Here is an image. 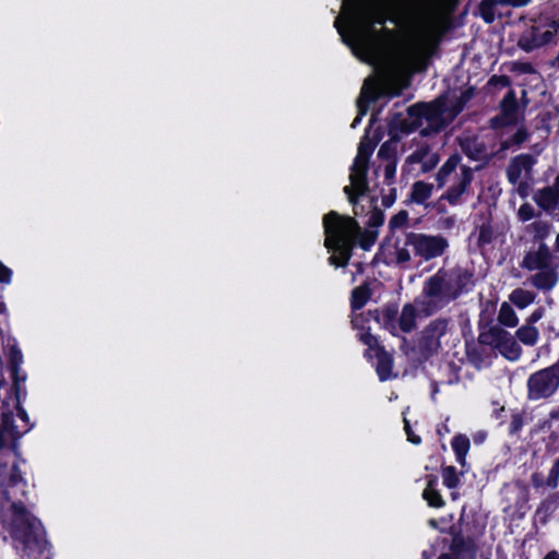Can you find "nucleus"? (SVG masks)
I'll return each mask as SVG.
<instances>
[{
    "label": "nucleus",
    "instance_id": "nucleus-30",
    "mask_svg": "<svg viewBox=\"0 0 559 559\" xmlns=\"http://www.w3.org/2000/svg\"><path fill=\"white\" fill-rule=\"evenodd\" d=\"M370 298V290L367 286H358L352 293V307L355 310L361 309Z\"/></svg>",
    "mask_w": 559,
    "mask_h": 559
},
{
    "label": "nucleus",
    "instance_id": "nucleus-8",
    "mask_svg": "<svg viewBox=\"0 0 559 559\" xmlns=\"http://www.w3.org/2000/svg\"><path fill=\"white\" fill-rule=\"evenodd\" d=\"M526 386L528 400H547L559 389V371L551 366L535 371L527 378Z\"/></svg>",
    "mask_w": 559,
    "mask_h": 559
},
{
    "label": "nucleus",
    "instance_id": "nucleus-37",
    "mask_svg": "<svg viewBox=\"0 0 559 559\" xmlns=\"http://www.w3.org/2000/svg\"><path fill=\"white\" fill-rule=\"evenodd\" d=\"M359 340L371 349H379L378 340L370 332L365 331L359 334Z\"/></svg>",
    "mask_w": 559,
    "mask_h": 559
},
{
    "label": "nucleus",
    "instance_id": "nucleus-45",
    "mask_svg": "<svg viewBox=\"0 0 559 559\" xmlns=\"http://www.w3.org/2000/svg\"><path fill=\"white\" fill-rule=\"evenodd\" d=\"M480 11L483 14V17L486 22H492L493 21V12L492 8H484L483 2L480 3Z\"/></svg>",
    "mask_w": 559,
    "mask_h": 559
},
{
    "label": "nucleus",
    "instance_id": "nucleus-40",
    "mask_svg": "<svg viewBox=\"0 0 559 559\" xmlns=\"http://www.w3.org/2000/svg\"><path fill=\"white\" fill-rule=\"evenodd\" d=\"M11 276L12 271L0 261V283H10Z\"/></svg>",
    "mask_w": 559,
    "mask_h": 559
},
{
    "label": "nucleus",
    "instance_id": "nucleus-2",
    "mask_svg": "<svg viewBox=\"0 0 559 559\" xmlns=\"http://www.w3.org/2000/svg\"><path fill=\"white\" fill-rule=\"evenodd\" d=\"M26 483L17 463L0 461V522L16 550L29 559H48L40 523L16 499L25 495Z\"/></svg>",
    "mask_w": 559,
    "mask_h": 559
},
{
    "label": "nucleus",
    "instance_id": "nucleus-24",
    "mask_svg": "<svg viewBox=\"0 0 559 559\" xmlns=\"http://www.w3.org/2000/svg\"><path fill=\"white\" fill-rule=\"evenodd\" d=\"M497 320L501 325L507 328H515L519 324L516 312L507 301L500 305Z\"/></svg>",
    "mask_w": 559,
    "mask_h": 559
},
{
    "label": "nucleus",
    "instance_id": "nucleus-11",
    "mask_svg": "<svg viewBox=\"0 0 559 559\" xmlns=\"http://www.w3.org/2000/svg\"><path fill=\"white\" fill-rule=\"evenodd\" d=\"M416 236L419 246L420 260L429 261L441 257L449 247V241L443 236L420 233H416Z\"/></svg>",
    "mask_w": 559,
    "mask_h": 559
},
{
    "label": "nucleus",
    "instance_id": "nucleus-17",
    "mask_svg": "<svg viewBox=\"0 0 559 559\" xmlns=\"http://www.w3.org/2000/svg\"><path fill=\"white\" fill-rule=\"evenodd\" d=\"M425 318L417 305V298L413 302L405 304L397 319L399 331L409 333L416 329L417 319Z\"/></svg>",
    "mask_w": 559,
    "mask_h": 559
},
{
    "label": "nucleus",
    "instance_id": "nucleus-28",
    "mask_svg": "<svg viewBox=\"0 0 559 559\" xmlns=\"http://www.w3.org/2000/svg\"><path fill=\"white\" fill-rule=\"evenodd\" d=\"M399 312L395 306L385 307L381 313L382 325L395 335L399 331L397 319Z\"/></svg>",
    "mask_w": 559,
    "mask_h": 559
},
{
    "label": "nucleus",
    "instance_id": "nucleus-47",
    "mask_svg": "<svg viewBox=\"0 0 559 559\" xmlns=\"http://www.w3.org/2000/svg\"><path fill=\"white\" fill-rule=\"evenodd\" d=\"M502 2V0H483L484 8H493L497 3Z\"/></svg>",
    "mask_w": 559,
    "mask_h": 559
},
{
    "label": "nucleus",
    "instance_id": "nucleus-54",
    "mask_svg": "<svg viewBox=\"0 0 559 559\" xmlns=\"http://www.w3.org/2000/svg\"><path fill=\"white\" fill-rule=\"evenodd\" d=\"M531 67L528 64L524 66L525 71H530Z\"/></svg>",
    "mask_w": 559,
    "mask_h": 559
},
{
    "label": "nucleus",
    "instance_id": "nucleus-56",
    "mask_svg": "<svg viewBox=\"0 0 559 559\" xmlns=\"http://www.w3.org/2000/svg\"><path fill=\"white\" fill-rule=\"evenodd\" d=\"M555 463L559 465V456H558V460Z\"/></svg>",
    "mask_w": 559,
    "mask_h": 559
},
{
    "label": "nucleus",
    "instance_id": "nucleus-27",
    "mask_svg": "<svg viewBox=\"0 0 559 559\" xmlns=\"http://www.w3.org/2000/svg\"><path fill=\"white\" fill-rule=\"evenodd\" d=\"M452 449L455 452L457 462L464 466L466 464V455L469 451V439L465 435H457L452 440Z\"/></svg>",
    "mask_w": 559,
    "mask_h": 559
},
{
    "label": "nucleus",
    "instance_id": "nucleus-10",
    "mask_svg": "<svg viewBox=\"0 0 559 559\" xmlns=\"http://www.w3.org/2000/svg\"><path fill=\"white\" fill-rule=\"evenodd\" d=\"M559 31V20L554 21L551 24L547 26V28L543 29L539 27H532L525 35H523L520 40V47L525 51H532L536 48H539L548 43H550L557 32Z\"/></svg>",
    "mask_w": 559,
    "mask_h": 559
},
{
    "label": "nucleus",
    "instance_id": "nucleus-26",
    "mask_svg": "<svg viewBox=\"0 0 559 559\" xmlns=\"http://www.w3.org/2000/svg\"><path fill=\"white\" fill-rule=\"evenodd\" d=\"M518 340L526 346H534L538 342L539 331L535 325L523 324L515 332Z\"/></svg>",
    "mask_w": 559,
    "mask_h": 559
},
{
    "label": "nucleus",
    "instance_id": "nucleus-53",
    "mask_svg": "<svg viewBox=\"0 0 559 559\" xmlns=\"http://www.w3.org/2000/svg\"><path fill=\"white\" fill-rule=\"evenodd\" d=\"M556 246H557V249L559 250V234L557 235V238H556Z\"/></svg>",
    "mask_w": 559,
    "mask_h": 559
},
{
    "label": "nucleus",
    "instance_id": "nucleus-22",
    "mask_svg": "<svg viewBox=\"0 0 559 559\" xmlns=\"http://www.w3.org/2000/svg\"><path fill=\"white\" fill-rule=\"evenodd\" d=\"M501 123L512 124L519 119V110L514 92L510 91L501 103Z\"/></svg>",
    "mask_w": 559,
    "mask_h": 559
},
{
    "label": "nucleus",
    "instance_id": "nucleus-1",
    "mask_svg": "<svg viewBox=\"0 0 559 559\" xmlns=\"http://www.w3.org/2000/svg\"><path fill=\"white\" fill-rule=\"evenodd\" d=\"M392 5L393 0H367L354 12L346 27L341 26L340 19L335 21V27L354 53L374 66L386 79L420 70L442 35L440 1L414 0L412 36L394 40L390 31L374 27L385 22Z\"/></svg>",
    "mask_w": 559,
    "mask_h": 559
},
{
    "label": "nucleus",
    "instance_id": "nucleus-13",
    "mask_svg": "<svg viewBox=\"0 0 559 559\" xmlns=\"http://www.w3.org/2000/svg\"><path fill=\"white\" fill-rule=\"evenodd\" d=\"M394 261L396 264L407 267L413 258H419V246L416 233H407L394 243Z\"/></svg>",
    "mask_w": 559,
    "mask_h": 559
},
{
    "label": "nucleus",
    "instance_id": "nucleus-4",
    "mask_svg": "<svg viewBox=\"0 0 559 559\" xmlns=\"http://www.w3.org/2000/svg\"><path fill=\"white\" fill-rule=\"evenodd\" d=\"M323 225L325 247L337 252L330 257V263L335 266H345L350 259V251L359 234L356 222L350 217L331 212L324 216Z\"/></svg>",
    "mask_w": 559,
    "mask_h": 559
},
{
    "label": "nucleus",
    "instance_id": "nucleus-33",
    "mask_svg": "<svg viewBox=\"0 0 559 559\" xmlns=\"http://www.w3.org/2000/svg\"><path fill=\"white\" fill-rule=\"evenodd\" d=\"M442 479L443 484L448 488H455L460 483V477L456 473V469L453 466H445L442 468Z\"/></svg>",
    "mask_w": 559,
    "mask_h": 559
},
{
    "label": "nucleus",
    "instance_id": "nucleus-16",
    "mask_svg": "<svg viewBox=\"0 0 559 559\" xmlns=\"http://www.w3.org/2000/svg\"><path fill=\"white\" fill-rule=\"evenodd\" d=\"M27 430V425L23 427V431L14 425V419L11 414H3L0 424V450L9 447L12 450L16 448V440L20 436Z\"/></svg>",
    "mask_w": 559,
    "mask_h": 559
},
{
    "label": "nucleus",
    "instance_id": "nucleus-9",
    "mask_svg": "<svg viewBox=\"0 0 559 559\" xmlns=\"http://www.w3.org/2000/svg\"><path fill=\"white\" fill-rule=\"evenodd\" d=\"M535 163L532 155L521 154L512 158L507 167V178L511 185L516 187L515 190L522 198L528 195Z\"/></svg>",
    "mask_w": 559,
    "mask_h": 559
},
{
    "label": "nucleus",
    "instance_id": "nucleus-21",
    "mask_svg": "<svg viewBox=\"0 0 559 559\" xmlns=\"http://www.w3.org/2000/svg\"><path fill=\"white\" fill-rule=\"evenodd\" d=\"M532 285L537 289L550 290L558 283V273L550 265L542 271H538L530 278Z\"/></svg>",
    "mask_w": 559,
    "mask_h": 559
},
{
    "label": "nucleus",
    "instance_id": "nucleus-48",
    "mask_svg": "<svg viewBox=\"0 0 559 559\" xmlns=\"http://www.w3.org/2000/svg\"><path fill=\"white\" fill-rule=\"evenodd\" d=\"M406 431H407V435H408V440L414 442V443H419L420 442V439L418 437H414V435H411L409 431H408V424L406 423Z\"/></svg>",
    "mask_w": 559,
    "mask_h": 559
},
{
    "label": "nucleus",
    "instance_id": "nucleus-32",
    "mask_svg": "<svg viewBox=\"0 0 559 559\" xmlns=\"http://www.w3.org/2000/svg\"><path fill=\"white\" fill-rule=\"evenodd\" d=\"M496 238L495 231L490 225H481L477 234V245L483 248L490 245Z\"/></svg>",
    "mask_w": 559,
    "mask_h": 559
},
{
    "label": "nucleus",
    "instance_id": "nucleus-3",
    "mask_svg": "<svg viewBox=\"0 0 559 559\" xmlns=\"http://www.w3.org/2000/svg\"><path fill=\"white\" fill-rule=\"evenodd\" d=\"M472 274L466 270L455 266L440 269L428 277L417 297L424 317H430L457 299L471 283Z\"/></svg>",
    "mask_w": 559,
    "mask_h": 559
},
{
    "label": "nucleus",
    "instance_id": "nucleus-19",
    "mask_svg": "<svg viewBox=\"0 0 559 559\" xmlns=\"http://www.w3.org/2000/svg\"><path fill=\"white\" fill-rule=\"evenodd\" d=\"M407 162L420 165L421 173H427L437 166L439 157L428 146H419L407 157Z\"/></svg>",
    "mask_w": 559,
    "mask_h": 559
},
{
    "label": "nucleus",
    "instance_id": "nucleus-25",
    "mask_svg": "<svg viewBox=\"0 0 559 559\" xmlns=\"http://www.w3.org/2000/svg\"><path fill=\"white\" fill-rule=\"evenodd\" d=\"M536 295L523 288H516L509 295V301L519 309H524L534 302Z\"/></svg>",
    "mask_w": 559,
    "mask_h": 559
},
{
    "label": "nucleus",
    "instance_id": "nucleus-38",
    "mask_svg": "<svg viewBox=\"0 0 559 559\" xmlns=\"http://www.w3.org/2000/svg\"><path fill=\"white\" fill-rule=\"evenodd\" d=\"M518 215L523 222L530 221L534 216V209L530 204H523L520 206Z\"/></svg>",
    "mask_w": 559,
    "mask_h": 559
},
{
    "label": "nucleus",
    "instance_id": "nucleus-35",
    "mask_svg": "<svg viewBox=\"0 0 559 559\" xmlns=\"http://www.w3.org/2000/svg\"><path fill=\"white\" fill-rule=\"evenodd\" d=\"M396 171V160L392 157H389L384 165V181L388 185H392Z\"/></svg>",
    "mask_w": 559,
    "mask_h": 559
},
{
    "label": "nucleus",
    "instance_id": "nucleus-52",
    "mask_svg": "<svg viewBox=\"0 0 559 559\" xmlns=\"http://www.w3.org/2000/svg\"><path fill=\"white\" fill-rule=\"evenodd\" d=\"M384 153H385V145H382V146L380 147V150H379L378 155H379L380 157H382V156H384Z\"/></svg>",
    "mask_w": 559,
    "mask_h": 559
},
{
    "label": "nucleus",
    "instance_id": "nucleus-49",
    "mask_svg": "<svg viewBox=\"0 0 559 559\" xmlns=\"http://www.w3.org/2000/svg\"><path fill=\"white\" fill-rule=\"evenodd\" d=\"M543 559H559V554L556 550L549 551Z\"/></svg>",
    "mask_w": 559,
    "mask_h": 559
},
{
    "label": "nucleus",
    "instance_id": "nucleus-41",
    "mask_svg": "<svg viewBox=\"0 0 559 559\" xmlns=\"http://www.w3.org/2000/svg\"><path fill=\"white\" fill-rule=\"evenodd\" d=\"M515 488L518 489V491L520 492V495L522 496V500L523 502H526L528 500V487L526 484H524L523 481H515L514 484Z\"/></svg>",
    "mask_w": 559,
    "mask_h": 559
},
{
    "label": "nucleus",
    "instance_id": "nucleus-34",
    "mask_svg": "<svg viewBox=\"0 0 559 559\" xmlns=\"http://www.w3.org/2000/svg\"><path fill=\"white\" fill-rule=\"evenodd\" d=\"M528 229L535 237L543 239L549 235L551 226L547 222L536 221L528 226Z\"/></svg>",
    "mask_w": 559,
    "mask_h": 559
},
{
    "label": "nucleus",
    "instance_id": "nucleus-12",
    "mask_svg": "<svg viewBox=\"0 0 559 559\" xmlns=\"http://www.w3.org/2000/svg\"><path fill=\"white\" fill-rule=\"evenodd\" d=\"M418 124L423 127L421 134L428 135L438 132L447 124L443 118V108L440 104L425 105L421 107L418 116Z\"/></svg>",
    "mask_w": 559,
    "mask_h": 559
},
{
    "label": "nucleus",
    "instance_id": "nucleus-36",
    "mask_svg": "<svg viewBox=\"0 0 559 559\" xmlns=\"http://www.w3.org/2000/svg\"><path fill=\"white\" fill-rule=\"evenodd\" d=\"M559 483V465L554 463L551 466L548 477L546 479V485L550 488H556Z\"/></svg>",
    "mask_w": 559,
    "mask_h": 559
},
{
    "label": "nucleus",
    "instance_id": "nucleus-46",
    "mask_svg": "<svg viewBox=\"0 0 559 559\" xmlns=\"http://www.w3.org/2000/svg\"><path fill=\"white\" fill-rule=\"evenodd\" d=\"M544 477L540 473H534L532 475V484L535 488H539L544 485Z\"/></svg>",
    "mask_w": 559,
    "mask_h": 559
},
{
    "label": "nucleus",
    "instance_id": "nucleus-20",
    "mask_svg": "<svg viewBox=\"0 0 559 559\" xmlns=\"http://www.w3.org/2000/svg\"><path fill=\"white\" fill-rule=\"evenodd\" d=\"M536 203L546 211L559 209V176L551 187L545 188L538 192L535 198Z\"/></svg>",
    "mask_w": 559,
    "mask_h": 559
},
{
    "label": "nucleus",
    "instance_id": "nucleus-14",
    "mask_svg": "<svg viewBox=\"0 0 559 559\" xmlns=\"http://www.w3.org/2000/svg\"><path fill=\"white\" fill-rule=\"evenodd\" d=\"M460 147L465 155L473 160L488 163L495 155L488 142L478 136H463L460 139Z\"/></svg>",
    "mask_w": 559,
    "mask_h": 559
},
{
    "label": "nucleus",
    "instance_id": "nucleus-55",
    "mask_svg": "<svg viewBox=\"0 0 559 559\" xmlns=\"http://www.w3.org/2000/svg\"><path fill=\"white\" fill-rule=\"evenodd\" d=\"M21 419L24 420L25 419V413H22L21 414Z\"/></svg>",
    "mask_w": 559,
    "mask_h": 559
},
{
    "label": "nucleus",
    "instance_id": "nucleus-51",
    "mask_svg": "<svg viewBox=\"0 0 559 559\" xmlns=\"http://www.w3.org/2000/svg\"><path fill=\"white\" fill-rule=\"evenodd\" d=\"M438 559H460V558L454 554H442L438 557Z\"/></svg>",
    "mask_w": 559,
    "mask_h": 559
},
{
    "label": "nucleus",
    "instance_id": "nucleus-18",
    "mask_svg": "<svg viewBox=\"0 0 559 559\" xmlns=\"http://www.w3.org/2000/svg\"><path fill=\"white\" fill-rule=\"evenodd\" d=\"M550 265L551 254L544 243L536 251L528 252L522 262V266L528 271H542Z\"/></svg>",
    "mask_w": 559,
    "mask_h": 559
},
{
    "label": "nucleus",
    "instance_id": "nucleus-31",
    "mask_svg": "<svg viewBox=\"0 0 559 559\" xmlns=\"http://www.w3.org/2000/svg\"><path fill=\"white\" fill-rule=\"evenodd\" d=\"M433 484V479L428 481V485L424 490L423 496L430 507L440 508L443 506L444 502L439 491L435 489Z\"/></svg>",
    "mask_w": 559,
    "mask_h": 559
},
{
    "label": "nucleus",
    "instance_id": "nucleus-42",
    "mask_svg": "<svg viewBox=\"0 0 559 559\" xmlns=\"http://www.w3.org/2000/svg\"><path fill=\"white\" fill-rule=\"evenodd\" d=\"M544 316V310L542 308L536 309L531 313V316L526 319V324L534 325L536 322H538Z\"/></svg>",
    "mask_w": 559,
    "mask_h": 559
},
{
    "label": "nucleus",
    "instance_id": "nucleus-7",
    "mask_svg": "<svg viewBox=\"0 0 559 559\" xmlns=\"http://www.w3.org/2000/svg\"><path fill=\"white\" fill-rule=\"evenodd\" d=\"M453 334L451 319L437 318L430 321L419 333L417 348L421 356L429 358L438 354Z\"/></svg>",
    "mask_w": 559,
    "mask_h": 559
},
{
    "label": "nucleus",
    "instance_id": "nucleus-15",
    "mask_svg": "<svg viewBox=\"0 0 559 559\" xmlns=\"http://www.w3.org/2000/svg\"><path fill=\"white\" fill-rule=\"evenodd\" d=\"M490 334L495 337L496 346L504 357L510 360L520 358L522 348L508 332L496 326L490 330Z\"/></svg>",
    "mask_w": 559,
    "mask_h": 559
},
{
    "label": "nucleus",
    "instance_id": "nucleus-29",
    "mask_svg": "<svg viewBox=\"0 0 559 559\" xmlns=\"http://www.w3.org/2000/svg\"><path fill=\"white\" fill-rule=\"evenodd\" d=\"M433 186L424 181H417L412 188V200L416 203H424L432 193Z\"/></svg>",
    "mask_w": 559,
    "mask_h": 559
},
{
    "label": "nucleus",
    "instance_id": "nucleus-23",
    "mask_svg": "<svg viewBox=\"0 0 559 559\" xmlns=\"http://www.w3.org/2000/svg\"><path fill=\"white\" fill-rule=\"evenodd\" d=\"M377 372L380 380L384 381L391 378L392 368H393V358L392 356L383 350V348H379L377 352Z\"/></svg>",
    "mask_w": 559,
    "mask_h": 559
},
{
    "label": "nucleus",
    "instance_id": "nucleus-39",
    "mask_svg": "<svg viewBox=\"0 0 559 559\" xmlns=\"http://www.w3.org/2000/svg\"><path fill=\"white\" fill-rule=\"evenodd\" d=\"M407 223V213L406 212H400L399 214L394 215L390 221V226L393 228L402 227Z\"/></svg>",
    "mask_w": 559,
    "mask_h": 559
},
{
    "label": "nucleus",
    "instance_id": "nucleus-50",
    "mask_svg": "<svg viewBox=\"0 0 559 559\" xmlns=\"http://www.w3.org/2000/svg\"><path fill=\"white\" fill-rule=\"evenodd\" d=\"M511 144H513L511 140L502 142L498 153L508 150Z\"/></svg>",
    "mask_w": 559,
    "mask_h": 559
},
{
    "label": "nucleus",
    "instance_id": "nucleus-5",
    "mask_svg": "<svg viewBox=\"0 0 559 559\" xmlns=\"http://www.w3.org/2000/svg\"><path fill=\"white\" fill-rule=\"evenodd\" d=\"M461 156L451 155L439 169L436 180L439 188L447 187L442 195L450 204L456 205L469 192L474 169L461 163Z\"/></svg>",
    "mask_w": 559,
    "mask_h": 559
},
{
    "label": "nucleus",
    "instance_id": "nucleus-6",
    "mask_svg": "<svg viewBox=\"0 0 559 559\" xmlns=\"http://www.w3.org/2000/svg\"><path fill=\"white\" fill-rule=\"evenodd\" d=\"M374 147L376 142L369 136H364L360 140L357 155L350 168V185L344 188V192L347 194L349 202L354 205L358 202V198L368 191L367 170L369 158Z\"/></svg>",
    "mask_w": 559,
    "mask_h": 559
},
{
    "label": "nucleus",
    "instance_id": "nucleus-43",
    "mask_svg": "<svg viewBox=\"0 0 559 559\" xmlns=\"http://www.w3.org/2000/svg\"><path fill=\"white\" fill-rule=\"evenodd\" d=\"M490 84L495 85V86H508L510 84V80L508 76L506 75H500V76H492L490 79Z\"/></svg>",
    "mask_w": 559,
    "mask_h": 559
},
{
    "label": "nucleus",
    "instance_id": "nucleus-44",
    "mask_svg": "<svg viewBox=\"0 0 559 559\" xmlns=\"http://www.w3.org/2000/svg\"><path fill=\"white\" fill-rule=\"evenodd\" d=\"M527 139V133L525 130L520 129L516 131V133L512 136L511 141L513 144H521Z\"/></svg>",
    "mask_w": 559,
    "mask_h": 559
}]
</instances>
